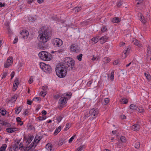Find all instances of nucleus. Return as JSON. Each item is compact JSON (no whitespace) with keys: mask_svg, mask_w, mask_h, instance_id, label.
<instances>
[{"mask_svg":"<svg viewBox=\"0 0 151 151\" xmlns=\"http://www.w3.org/2000/svg\"><path fill=\"white\" fill-rule=\"evenodd\" d=\"M40 30L39 31L40 33L38 36L39 40L43 42H46L51 38V34L47 30L42 31L41 32Z\"/></svg>","mask_w":151,"mask_h":151,"instance_id":"obj_1","label":"nucleus"},{"mask_svg":"<svg viewBox=\"0 0 151 151\" xmlns=\"http://www.w3.org/2000/svg\"><path fill=\"white\" fill-rule=\"evenodd\" d=\"M62 65L67 69L72 70L74 67L75 63L74 60L71 58L67 57L64 60Z\"/></svg>","mask_w":151,"mask_h":151,"instance_id":"obj_2","label":"nucleus"},{"mask_svg":"<svg viewBox=\"0 0 151 151\" xmlns=\"http://www.w3.org/2000/svg\"><path fill=\"white\" fill-rule=\"evenodd\" d=\"M55 70L56 74L60 78L65 77L67 73V69L62 64L61 65H57Z\"/></svg>","mask_w":151,"mask_h":151,"instance_id":"obj_3","label":"nucleus"},{"mask_svg":"<svg viewBox=\"0 0 151 151\" xmlns=\"http://www.w3.org/2000/svg\"><path fill=\"white\" fill-rule=\"evenodd\" d=\"M38 55L40 58L43 60L48 61L52 59L51 55L46 51L41 52Z\"/></svg>","mask_w":151,"mask_h":151,"instance_id":"obj_4","label":"nucleus"},{"mask_svg":"<svg viewBox=\"0 0 151 151\" xmlns=\"http://www.w3.org/2000/svg\"><path fill=\"white\" fill-rule=\"evenodd\" d=\"M40 66L42 70L46 73H50L52 71L51 68L49 65L41 63L40 64Z\"/></svg>","mask_w":151,"mask_h":151,"instance_id":"obj_5","label":"nucleus"},{"mask_svg":"<svg viewBox=\"0 0 151 151\" xmlns=\"http://www.w3.org/2000/svg\"><path fill=\"white\" fill-rule=\"evenodd\" d=\"M99 113V111L97 108H93L90 110L89 111V116H91L89 119L91 120L96 118Z\"/></svg>","mask_w":151,"mask_h":151,"instance_id":"obj_6","label":"nucleus"},{"mask_svg":"<svg viewBox=\"0 0 151 151\" xmlns=\"http://www.w3.org/2000/svg\"><path fill=\"white\" fill-rule=\"evenodd\" d=\"M52 43L55 46L60 47L63 45V42L59 38H55L52 40Z\"/></svg>","mask_w":151,"mask_h":151,"instance_id":"obj_7","label":"nucleus"},{"mask_svg":"<svg viewBox=\"0 0 151 151\" xmlns=\"http://www.w3.org/2000/svg\"><path fill=\"white\" fill-rule=\"evenodd\" d=\"M70 50L73 52H77L79 51V48L76 45L73 44L70 46Z\"/></svg>","mask_w":151,"mask_h":151,"instance_id":"obj_8","label":"nucleus"},{"mask_svg":"<svg viewBox=\"0 0 151 151\" xmlns=\"http://www.w3.org/2000/svg\"><path fill=\"white\" fill-rule=\"evenodd\" d=\"M20 35L22 36V37L24 38H27L29 35L28 32L26 30H23L22 32L20 33Z\"/></svg>","mask_w":151,"mask_h":151,"instance_id":"obj_9","label":"nucleus"},{"mask_svg":"<svg viewBox=\"0 0 151 151\" xmlns=\"http://www.w3.org/2000/svg\"><path fill=\"white\" fill-rule=\"evenodd\" d=\"M66 98V97L62 96L59 99L58 103L63 105L67 103Z\"/></svg>","mask_w":151,"mask_h":151,"instance_id":"obj_10","label":"nucleus"},{"mask_svg":"<svg viewBox=\"0 0 151 151\" xmlns=\"http://www.w3.org/2000/svg\"><path fill=\"white\" fill-rule=\"evenodd\" d=\"M130 49L129 48L125 49L122 54V58L124 59L126 56V53H128L130 51Z\"/></svg>","mask_w":151,"mask_h":151,"instance_id":"obj_11","label":"nucleus"},{"mask_svg":"<svg viewBox=\"0 0 151 151\" xmlns=\"http://www.w3.org/2000/svg\"><path fill=\"white\" fill-rule=\"evenodd\" d=\"M140 126L138 124H135L132 127V129L134 131H138L140 129Z\"/></svg>","mask_w":151,"mask_h":151,"instance_id":"obj_12","label":"nucleus"},{"mask_svg":"<svg viewBox=\"0 0 151 151\" xmlns=\"http://www.w3.org/2000/svg\"><path fill=\"white\" fill-rule=\"evenodd\" d=\"M132 43L134 45H136L138 47H142V45L141 43L138 41V40L136 39H134L133 40Z\"/></svg>","mask_w":151,"mask_h":151,"instance_id":"obj_13","label":"nucleus"},{"mask_svg":"<svg viewBox=\"0 0 151 151\" xmlns=\"http://www.w3.org/2000/svg\"><path fill=\"white\" fill-rule=\"evenodd\" d=\"M108 39V37L106 36L102 37L100 40L101 44H103L106 42Z\"/></svg>","mask_w":151,"mask_h":151,"instance_id":"obj_14","label":"nucleus"},{"mask_svg":"<svg viewBox=\"0 0 151 151\" xmlns=\"http://www.w3.org/2000/svg\"><path fill=\"white\" fill-rule=\"evenodd\" d=\"M19 84V80L18 78H16L15 80L14 81L13 87L15 89V90H16L17 88L18 85Z\"/></svg>","mask_w":151,"mask_h":151,"instance_id":"obj_15","label":"nucleus"},{"mask_svg":"<svg viewBox=\"0 0 151 151\" xmlns=\"http://www.w3.org/2000/svg\"><path fill=\"white\" fill-rule=\"evenodd\" d=\"M16 129L15 128H9L6 129V130L8 133H12L16 131Z\"/></svg>","mask_w":151,"mask_h":151,"instance_id":"obj_16","label":"nucleus"},{"mask_svg":"<svg viewBox=\"0 0 151 151\" xmlns=\"http://www.w3.org/2000/svg\"><path fill=\"white\" fill-rule=\"evenodd\" d=\"M39 42L38 44V47L40 48H43L44 47L45 44L46 42H43L39 40Z\"/></svg>","mask_w":151,"mask_h":151,"instance_id":"obj_17","label":"nucleus"},{"mask_svg":"<svg viewBox=\"0 0 151 151\" xmlns=\"http://www.w3.org/2000/svg\"><path fill=\"white\" fill-rule=\"evenodd\" d=\"M1 124L2 125L5 126L7 127H10L11 126L10 124L4 121H2L1 122Z\"/></svg>","mask_w":151,"mask_h":151,"instance_id":"obj_18","label":"nucleus"},{"mask_svg":"<svg viewBox=\"0 0 151 151\" xmlns=\"http://www.w3.org/2000/svg\"><path fill=\"white\" fill-rule=\"evenodd\" d=\"M46 148L47 150H48L50 151L52 149V144L49 143L47 144L46 145Z\"/></svg>","mask_w":151,"mask_h":151,"instance_id":"obj_19","label":"nucleus"},{"mask_svg":"<svg viewBox=\"0 0 151 151\" xmlns=\"http://www.w3.org/2000/svg\"><path fill=\"white\" fill-rule=\"evenodd\" d=\"M113 23H118L120 22V19L118 17L113 18L111 20Z\"/></svg>","mask_w":151,"mask_h":151,"instance_id":"obj_20","label":"nucleus"},{"mask_svg":"<svg viewBox=\"0 0 151 151\" xmlns=\"http://www.w3.org/2000/svg\"><path fill=\"white\" fill-rule=\"evenodd\" d=\"M91 40L92 41V43L93 44H94L98 42L99 41V39L97 37H94L92 38L91 39Z\"/></svg>","mask_w":151,"mask_h":151,"instance_id":"obj_21","label":"nucleus"},{"mask_svg":"<svg viewBox=\"0 0 151 151\" xmlns=\"http://www.w3.org/2000/svg\"><path fill=\"white\" fill-rule=\"evenodd\" d=\"M63 96V95L60 93H57L54 95V98L56 99H58L60 97Z\"/></svg>","mask_w":151,"mask_h":151,"instance_id":"obj_22","label":"nucleus"},{"mask_svg":"<svg viewBox=\"0 0 151 151\" xmlns=\"http://www.w3.org/2000/svg\"><path fill=\"white\" fill-rule=\"evenodd\" d=\"M61 130V127L60 126H59L58 128L56 129L54 133L55 135H56L58 133H59Z\"/></svg>","mask_w":151,"mask_h":151,"instance_id":"obj_23","label":"nucleus"},{"mask_svg":"<svg viewBox=\"0 0 151 151\" xmlns=\"http://www.w3.org/2000/svg\"><path fill=\"white\" fill-rule=\"evenodd\" d=\"M81 9V7H76L74 8L73 9V11L75 12H78Z\"/></svg>","mask_w":151,"mask_h":151,"instance_id":"obj_24","label":"nucleus"},{"mask_svg":"<svg viewBox=\"0 0 151 151\" xmlns=\"http://www.w3.org/2000/svg\"><path fill=\"white\" fill-rule=\"evenodd\" d=\"M147 55L149 56H151V49L149 46L147 47Z\"/></svg>","mask_w":151,"mask_h":151,"instance_id":"obj_25","label":"nucleus"},{"mask_svg":"<svg viewBox=\"0 0 151 151\" xmlns=\"http://www.w3.org/2000/svg\"><path fill=\"white\" fill-rule=\"evenodd\" d=\"M19 142H17L15 145H14L13 147L14 149H16L18 148H19L20 149V147H22L21 146H20V145H19Z\"/></svg>","mask_w":151,"mask_h":151,"instance_id":"obj_26","label":"nucleus"},{"mask_svg":"<svg viewBox=\"0 0 151 151\" xmlns=\"http://www.w3.org/2000/svg\"><path fill=\"white\" fill-rule=\"evenodd\" d=\"M21 118L19 117H17L16 118L17 121L19 123V124L20 126L22 125L23 124V122L21 120Z\"/></svg>","mask_w":151,"mask_h":151,"instance_id":"obj_27","label":"nucleus"},{"mask_svg":"<svg viewBox=\"0 0 151 151\" xmlns=\"http://www.w3.org/2000/svg\"><path fill=\"white\" fill-rule=\"evenodd\" d=\"M6 144H4L2 145V146L0 147V151L1 150L3 151H5L6 147Z\"/></svg>","mask_w":151,"mask_h":151,"instance_id":"obj_28","label":"nucleus"},{"mask_svg":"<svg viewBox=\"0 0 151 151\" xmlns=\"http://www.w3.org/2000/svg\"><path fill=\"white\" fill-rule=\"evenodd\" d=\"M22 109V108L20 107L17 108L16 109L15 111V113L16 114H18L21 111Z\"/></svg>","mask_w":151,"mask_h":151,"instance_id":"obj_29","label":"nucleus"},{"mask_svg":"<svg viewBox=\"0 0 151 151\" xmlns=\"http://www.w3.org/2000/svg\"><path fill=\"white\" fill-rule=\"evenodd\" d=\"M130 108L132 109L135 110L137 109V107L135 105L131 104L130 106Z\"/></svg>","mask_w":151,"mask_h":151,"instance_id":"obj_30","label":"nucleus"},{"mask_svg":"<svg viewBox=\"0 0 151 151\" xmlns=\"http://www.w3.org/2000/svg\"><path fill=\"white\" fill-rule=\"evenodd\" d=\"M145 76L146 78H147V80H151V76L148 73H145Z\"/></svg>","mask_w":151,"mask_h":151,"instance_id":"obj_31","label":"nucleus"},{"mask_svg":"<svg viewBox=\"0 0 151 151\" xmlns=\"http://www.w3.org/2000/svg\"><path fill=\"white\" fill-rule=\"evenodd\" d=\"M17 95L16 94L14 95L13 96L12 98V102H14L16 101V99H17Z\"/></svg>","mask_w":151,"mask_h":151,"instance_id":"obj_32","label":"nucleus"},{"mask_svg":"<svg viewBox=\"0 0 151 151\" xmlns=\"http://www.w3.org/2000/svg\"><path fill=\"white\" fill-rule=\"evenodd\" d=\"M6 62H9V63H10L11 65L12 63L13 62V59L12 57H9L6 60Z\"/></svg>","mask_w":151,"mask_h":151,"instance_id":"obj_33","label":"nucleus"},{"mask_svg":"<svg viewBox=\"0 0 151 151\" xmlns=\"http://www.w3.org/2000/svg\"><path fill=\"white\" fill-rule=\"evenodd\" d=\"M8 72L6 71L4 72L1 74L2 75L1 78L3 79L7 75Z\"/></svg>","mask_w":151,"mask_h":151,"instance_id":"obj_34","label":"nucleus"},{"mask_svg":"<svg viewBox=\"0 0 151 151\" xmlns=\"http://www.w3.org/2000/svg\"><path fill=\"white\" fill-rule=\"evenodd\" d=\"M83 55L82 54H80L77 56L76 58L79 61H81Z\"/></svg>","mask_w":151,"mask_h":151,"instance_id":"obj_35","label":"nucleus"},{"mask_svg":"<svg viewBox=\"0 0 151 151\" xmlns=\"http://www.w3.org/2000/svg\"><path fill=\"white\" fill-rule=\"evenodd\" d=\"M11 65L10 64V63H9L8 62H6L4 64V68H7Z\"/></svg>","mask_w":151,"mask_h":151,"instance_id":"obj_36","label":"nucleus"},{"mask_svg":"<svg viewBox=\"0 0 151 151\" xmlns=\"http://www.w3.org/2000/svg\"><path fill=\"white\" fill-rule=\"evenodd\" d=\"M64 50V49L63 48L61 47L57 51H55V52H58L59 53H62V52H63Z\"/></svg>","mask_w":151,"mask_h":151,"instance_id":"obj_37","label":"nucleus"},{"mask_svg":"<svg viewBox=\"0 0 151 151\" xmlns=\"http://www.w3.org/2000/svg\"><path fill=\"white\" fill-rule=\"evenodd\" d=\"M120 140L122 142L124 143L126 142V139L124 136H121L120 137Z\"/></svg>","mask_w":151,"mask_h":151,"instance_id":"obj_38","label":"nucleus"},{"mask_svg":"<svg viewBox=\"0 0 151 151\" xmlns=\"http://www.w3.org/2000/svg\"><path fill=\"white\" fill-rule=\"evenodd\" d=\"M109 99L108 98H105L104 99V102L103 103L104 105H106L109 102Z\"/></svg>","mask_w":151,"mask_h":151,"instance_id":"obj_39","label":"nucleus"},{"mask_svg":"<svg viewBox=\"0 0 151 151\" xmlns=\"http://www.w3.org/2000/svg\"><path fill=\"white\" fill-rule=\"evenodd\" d=\"M104 62L107 63L110 61V59L109 58H104Z\"/></svg>","mask_w":151,"mask_h":151,"instance_id":"obj_40","label":"nucleus"},{"mask_svg":"<svg viewBox=\"0 0 151 151\" xmlns=\"http://www.w3.org/2000/svg\"><path fill=\"white\" fill-rule=\"evenodd\" d=\"M0 112L3 115H5L6 114V111L4 109H0Z\"/></svg>","mask_w":151,"mask_h":151,"instance_id":"obj_41","label":"nucleus"},{"mask_svg":"<svg viewBox=\"0 0 151 151\" xmlns=\"http://www.w3.org/2000/svg\"><path fill=\"white\" fill-rule=\"evenodd\" d=\"M70 128V124L69 123H67L64 129V131L68 130Z\"/></svg>","mask_w":151,"mask_h":151,"instance_id":"obj_42","label":"nucleus"},{"mask_svg":"<svg viewBox=\"0 0 151 151\" xmlns=\"http://www.w3.org/2000/svg\"><path fill=\"white\" fill-rule=\"evenodd\" d=\"M46 94V91H41L40 93V94L44 97Z\"/></svg>","mask_w":151,"mask_h":151,"instance_id":"obj_43","label":"nucleus"},{"mask_svg":"<svg viewBox=\"0 0 151 151\" xmlns=\"http://www.w3.org/2000/svg\"><path fill=\"white\" fill-rule=\"evenodd\" d=\"M140 146V143L138 142H136L134 146L136 148H139Z\"/></svg>","mask_w":151,"mask_h":151,"instance_id":"obj_44","label":"nucleus"},{"mask_svg":"<svg viewBox=\"0 0 151 151\" xmlns=\"http://www.w3.org/2000/svg\"><path fill=\"white\" fill-rule=\"evenodd\" d=\"M83 148L84 146H81L78 148L77 151H81L83 150Z\"/></svg>","mask_w":151,"mask_h":151,"instance_id":"obj_45","label":"nucleus"},{"mask_svg":"<svg viewBox=\"0 0 151 151\" xmlns=\"http://www.w3.org/2000/svg\"><path fill=\"white\" fill-rule=\"evenodd\" d=\"M122 103L124 104H127L128 102V100L126 99H122V100L121 101Z\"/></svg>","mask_w":151,"mask_h":151,"instance_id":"obj_46","label":"nucleus"},{"mask_svg":"<svg viewBox=\"0 0 151 151\" xmlns=\"http://www.w3.org/2000/svg\"><path fill=\"white\" fill-rule=\"evenodd\" d=\"M114 71L112 70L111 71V76L110 77V78L112 80H113L114 78Z\"/></svg>","mask_w":151,"mask_h":151,"instance_id":"obj_47","label":"nucleus"},{"mask_svg":"<svg viewBox=\"0 0 151 151\" xmlns=\"http://www.w3.org/2000/svg\"><path fill=\"white\" fill-rule=\"evenodd\" d=\"M42 89L44 91H46L48 90V87L46 85L42 87Z\"/></svg>","mask_w":151,"mask_h":151,"instance_id":"obj_48","label":"nucleus"},{"mask_svg":"<svg viewBox=\"0 0 151 151\" xmlns=\"http://www.w3.org/2000/svg\"><path fill=\"white\" fill-rule=\"evenodd\" d=\"M138 111L140 113H142L144 111V109L142 107H139L138 108Z\"/></svg>","mask_w":151,"mask_h":151,"instance_id":"obj_49","label":"nucleus"},{"mask_svg":"<svg viewBox=\"0 0 151 151\" xmlns=\"http://www.w3.org/2000/svg\"><path fill=\"white\" fill-rule=\"evenodd\" d=\"M123 1H121V0L117 4V6L118 7H120L123 4Z\"/></svg>","mask_w":151,"mask_h":151,"instance_id":"obj_50","label":"nucleus"},{"mask_svg":"<svg viewBox=\"0 0 151 151\" xmlns=\"http://www.w3.org/2000/svg\"><path fill=\"white\" fill-rule=\"evenodd\" d=\"M46 117L45 116H44L43 117H42L41 116H40L39 117V119L40 121L44 120L46 119Z\"/></svg>","mask_w":151,"mask_h":151,"instance_id":"obj_51","label":"nucleus"},{"mask_svg":"<svg viewBox=\"0 0 151 151\" xmlns=\"http://www.w3.org/2000/svg\"><path fill=\"white\" fill-rule=\"evenodd\" d=\"M76 135H74L73 137H72L69 140V142L70 143L73 140V139H74L75 137H76Z\"/></svg>","mask_w":151,"mask_h":151,"instance_id":"obj_52","label":"nucleus"},{"mask_svg":"<svg viewBox=\"0 0 151 151\" xmlns=\"http://www.w3.org/2000/svg\"><path fill=\"white\" fill-rule=\"evenodd\" d=\"M40 98L39 97H35L33 98V99L32 100V101H39L40 100Z\"/></svg>","mask_w":151,"mask_h":151,"instance_id":"obj_53","label":"nucleus"},{"mask_svg":"<svg viewBox=\"0 0 151 151\" xmlns=\"http://www.w3.org/2000/svg\"><path fill=\"white\" fill-rule=\"evenodd\" d=\"M64 143V140L63 139H61L59 143V145H62Z\"/></svg>","mask_w":151,"mask_h":151,"instance_id":"obj_54","label":"nucleus"},{"mask_svg":"<svg viewBox=\"0 0 151 151\" xmlns=\"http://www.w3.org/2000/svg\"><path fill=\"white\" fill-rule=\"evenodd\" d=\"M137 4L141 3L143 1V0H135Z\"/></svg>","mask_w":151,"mask_h":151,"instance_id":"obj_55","label":"nucleus"},{"mask_svg":"<svg viewBox=\"0 0 151 151\" xmlns=\"http://www.w3.org/2000/svg\"><path fill=\"white\" fill-rule=\"evenodd\" d=\"M119 63L118 60H116L113 62V64L114 65H117Z\"/></svg>","mask_w":151,"mask_h":151,"instance_id":"obj_56","label":"nucleus"},{"mask_svg":"<svg viewBox=\"0 0 151 151\" xmlns=\"http://www.w3.org/2000/svg\"><path fill=\"white\" fill-rule=\"evenodd\" d=\"M106 27H104L102 28L101 30L102 32H104L106 31Z\"/></svg>","mask_w":151,"mask_h":151,"instance_id":"obj_57","label":"nucleus"},{"mask_svg":"<svg viewBox=\"0 0 151 151\" xmlns=\"http://www.w3.org/2000/svg\"><path fill=\"white\" fill-rule=\"evenodd\" d=\"M15 74V73L13 71L12 72V73L11 74L10 76H11V79H12L13 77H14Z\"/></svg>","mask_w":151,"mask_h":151,"instance_id":"obj_58","label":"nucleus"},{"mask_svg":"<svg viewBox=\"0 0 151 151\" xmlns=\"http://www.w3.org/2000/svg\"><path fill=\"white\" fill-rule=\"evenodd\" d=\"M32 102V101H30L29 100H28L27 101V104L30 105H31Z\"/></svg>","mask_w":151,"mask_h":151,"instance_id":"obj_59","label":"nucleus"},{"mask_svg":"<svg viewBox=\"0 0 151 151\" xmlns=\"http://www.w3.org/2000/svg\"><path fill=\"white\" fill-rule=\"evenodd\" d=\"M33 78H32V77H31L29 79V83H30V84H31V83H32V82H33Z\"/></svg>","mask_w":151,"mask_h":151,"instance_id":"obj_60","label":"nucleus"},{"mask_svg":"<svg viewBox=\"0 0 151 151\" xmlns=\"http://www.w3.org/2000/svg\"><path fill=\"white\" fill-rule=\"evenodd\" d=\"M62 119V117L60 116H59L57 118L58 121V122H60L61 121Z\"/></svg>","mask_w":151,"mask_h":151,"instance_id":"obj_61","label":"nucleus"},{"mask_svg":"<svg viewBox=\"0 0 151 151\" xmlns=\"http://www.w3.org/2000/svg\"><path fill=\"white\" fill-rule=\"evenodd\" d=\"M18 41V38H17V37H16L14 41H13V44H16Z\"/></svg>","mask_w":151,"mask_h":151,"instance_id":"obj_62","label":"nucleus"},{"mask_svg":"<svg viewBox=\"0 0 151 151\" xmlns=\"http://www.w3.org/2000/svg\"><path fill=\"white\" fill-rule=\"evenodd\" d=\"M92 83V82L91 81H89L87 83V85L88 86H90Z\"/></svg>","mask_w":151,"mask_h":151,"instance_id":"obj_63","label":"nucleus"},{"mask_svg":"<svg viewBox=\"0 0 151 151\" xmlns=\"http://www.w3.org/2000/svg\"><path fill=\"white\" fill-rule=\"evenodd\" d=\"M121 118L122 119H125L126 118V116L124 115H121Z\"/></svg>","mask_w":151,"mask_h":151,"instance_id":"obj_64","label":"nucleus"}]
</instances>
